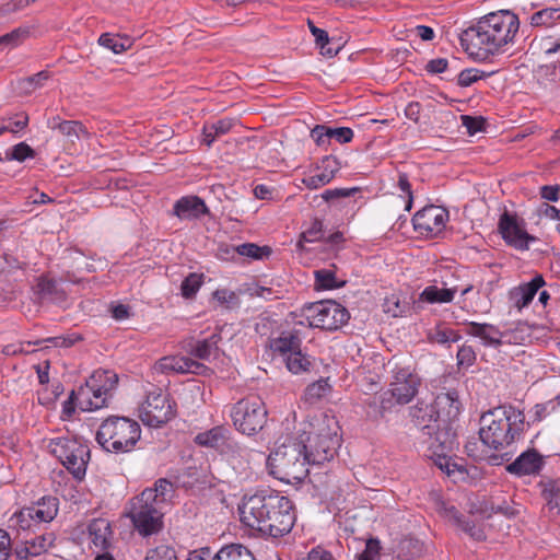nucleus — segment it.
I'll list each match as a JSON object with an SVG mask.
<instances>
[{
    "instance_id": "obj_2",
    "label": "nucleus",
    "mask_w": 560,
    "mask_h": 560,
    "mask_svg": "<svg viewBox=\"0 0 560 560\" xmlns=\"http://www.w3.org/2000/svg\"><path fill=\"white\" fill-rule=\"evenodd\" d=\"M240 514L244 525L272 538L290 533L295 522L292 502L275 491L245 498Z\"/></svg>"
},
{
    "instance_id": "obj_39",
    "label": "nucleus",
    "mask_w": 560,
    "mask_h": 560,
    "mask_svg": "<svg viewBox=\"0 0 560 560\" xmlns=\"http://www.w3.org/2000/svg\"><path fill=\"white\" fill-rule=\"evenodd\" d=\"M288 370L294 374H299L308 371L311 366L310 359L301 352L299 349L284 358Z\"/></svg>"
},
{
    "instance_id": "obj_20",
    "label": "nucleus",
    "mask_w": 560,
    "mask_h": 560,
    "mask_svg": "<svg viewBox=\"0 0 560 560\" xmlns=\"http://www.w3.org/2000/svg\"><path fill=\"white\" fill-rule=\"evenodd\" d=\"M434 408L433 402H419L410 409L412 422L420 431L421 436H431V434H433V429L439 428V421H436V412Z\"/></svg>"
},
{
    "instance_id": "obj_50",
    "label": "nucleus",
    "mask_w": 560,
    "mask_h": 560,
    "mask_svg": "<svg viewBox=\"0 0 560 560\" xmlns=\"http://www.w3.org/2000/svg\"><path fill=\"white\" fill-rule=\"evenodd\" d=\"M144 560H177L174 549L166 545H161L149 549Z\"/></svg>"
},
{
    "instance_id": "obj_29",
    "label": "nucleus",
    "mask_w": 560,
    "mask_h": 560,
    "mask_svg": "<svg viewBox=\"0 0 560 560\" xmlns=\"http://www.w3.org/2000/svg\"><path fill=\"white\" fill-rule=\"evenodd\" d=\"M91 541L95 547L105 549L112 534L109 523L104 518L93 520L88 527Z\"/></svg>"
},
{
    "instance_id": "obj_9",
    "label": "nucleus",
    "mask_w": 560,
    "mask_h": 560,
    "mask_svg": "<svg viewBox=\"0 0 560 560\" xmlns=\"http://www.w3.org/2000/svg\"><path fill=\"white\" fill-rule=\"evenodd\" d=\"M152 492H141L130 502L128 517L139 535L148 537L163 528V508L155 505Z\"/></svg>"
},
{
    "instance_id": "obj_36",
    "label": "nucleus",
    "mask_w": 560,
    "mask_h": 560,
    "mask_svg": "<svg viewBox=\"0 0 560 560\" xmlns=\"http://www.w3.org/2000/svg\"><path fill=\"white\" fill-rule=\"evenodd\" d=\"M142 492H152L151 497L154 498L152 502L164 509L168 498L173 493V485L166 479H159L153 488H147Z\"/></svg>"
},
{
    "instance_id": "obj_42",
    "label": "nucleus",
    "mask_w": 560,
    "mask_h": 560,
    "mask_svg": "<svg viewBox=\"0 0 560 560\" xmlns=\"http://www.w3.org/2000/svg\"><path fill=\"white\" fill-rule=\"evenodd\" d=\"M314 275L316 280V287L318 289L330 290L341 288L346 283L345 281L338 282L335 272L329 269L316 270Z\"/></svg>"
},
{
    "instance_id": "obj_28",
    "label": "nucleus",
    "mask_w": 560,
    "mask_h": 560,
    "mask_svg": "<svg viewBox=\"0 0 560 560\" xmlns=\"http://www.w3.org/2000/svg\"><path fill=\"white\" fill-rule=\"evenodd\" d=\"M226 446L229 451L223 450L221 454L228 458L234 470L244 472L248 467L249 451L246 447L240 446L232 439Z\"/></svg>"
},
{
    "instance_id": "obj_38",
    "label": "nucleus",
    "mask_w": 560,
    "mask_h": 560,
    "mask_svg": "<svg viewBox=\"0 0 560 560\" xmlns=\"http://www.w3.org/2000/svg\"><path fill=\"white\" fill-rule=\"evenodd\" d=\"M188 358L187 357H165L159 362V369L164 372H176L185 374L188 371Z\"/></svg>"
},
{
    "instance_id": "obj_14",
    "label": "nucleus",
    "mask_w": 560,
    "mask_h": 560,
    "mask_svg": "<svg viewBox=\"0 0 560 560\" xmlns=\"http://www.w3.org/2000/svg\"><path fill=\"white\" fill-rule=\"evenodd\" d=\"M498 231L505 244L516 250H527L529 244L536 241L535 236L527 233L524 219L508 210H504L499 218Z\"/></svg>"
},
{
    "instance_id": "obj_16",
    "label": "nucleus",
    "mask_w": 560,
    "mask_h": 560,
    "mask_svg": "<svg viewBox=\"0 0 560 560\" xmlns=\"http://www.w3.org/2000/svg\"><path fill=\"white\" fill-rule=\"evenodd\" d=\"M447 218L448 212L444 208L432 205L418 211L412 218V223L415 230L421 234L433 235L445 228Z\"/></svg>"
},
{
    "instance_id": "obj_23",
    "label": "nucleus",
    "mask_w": 560,
    "mask_h": 560,
    "mask_svg": "<svg viewBox=\"0 0 560 560\" xmlns=\"http://www.w3.org/2000/svg\"><path fill=\"white\" fill-rule=\"evenodd\" d=\"M208 213V208L202 199L197 196L182 197L174 205V214L182 220L198 219Z\"/></svg>"
},
{
    "instance_id": "obj_18",
    "label": "nucleus",
    "mask_w": 560,
    "mask_h": 560,
    "mask_svg": "<svg viewBox=\"0 0 560 560\" xmlns=\"http://www.w3.org/2000/svg\"><path fill=\"white\" fill-rule=\"evenodd\" d=\"M420 438L431 452H454L457 445L454 423L450 422H439V428L433 429L431 436Z\"/></svg>"
},
{
    "instance_id": "obj_17",
    "label": "nucleus",
    "mask_w": 560,
    "mask_h": 560,
    "mask_svg": "<svg viewBox=\"0 0 560 560\" xmlns=\"http://www.w3.org/2000/svg\"><path fill=\"white\" fill-rule=\"evenodd\" d=\"M436 511L446 517L450 521H453L456 525H458L466 534H468L475 540H485L486 533L485 527L480 523H476L475 521H466L462 518V515L457 511V509L446 503L443 500H436L435 502Z\"/></svg>"
},
{
    "instance_id": "obj_27",
    "label": "nucleus",
    "mask_w": 560,
    "mask_h": 560,
    "mask_svg": "<svg viewBox=\"0 0 560 560\" xmlns=\"http://www.w3.org/2000/svg\"><path fill=\"white\" fill-rule=\"evenodd\" d=\"M202 555H206L210 560H255L252 551L243 545L231 544L222 547L213 557H210V550L202 549Z\"/></svg>"
},
{
    "instance_id": "obj_1",
    "label": "nucleus",
    "mask_w": 560,
    "mask_h": 560,
    "mask_svg": "<svg viewBox=\"0 0 560 560\" xmlns=\"http://www.w3.org/2000/svg\"><path fill=\"white\" fill-rule=\"evenodd\" d=\"M520 28V20L509 10L491 12L480 18L476 24L460 34V45L477 61L502 54L514 43Z\"/></svg>"
},
{
    "instance_id": "obj_48",
    "label": "nucleus",
    "mask_w": 560,
    "mask_h": 560,
    "mask_svg": "<svg viewBox=\"0 0 560 560\" xmlns=\"http://www.w3.org/2000/svg\"><path fill=\"white\" fill-rule=\"evenodd\" d=\"M236 252L241 256L250 257L254 259H261L265 256H269L271 249L268 246L260 247L253 243H245L236 247Z\"/></svg>"
},
{
    "instance_id": "obj_5",
    "label": "nucleus",
    "mask_w": 560,
    "mask_h": 560,
    "mask_svg": "<svg viewBox=\"0 0 560 560\" xmlns=\"http://www.w3.org/2000/svg\"><path fill=\"white\" fill-rule=\"evenodd\" d=\"M314 432L303 431L299 438L306 440V453L312 465H322L336 455L340 446L339 423L334 416L322 415L313 424Z\"/></svg>"
},
{
    "instance_id": "obj_12",
    "label": "nucleus",
    "mask_w": 560,
    "mask_h": 560,
    "mask_svg": "<svg viewBox=\"0 0 560 560\" xmlns=\"http://www.w3.org/2000/svg\"><path fill=\"white\" fill-rule=\"evenodd\" d=\"M59 500L56 497H43L30 506L21 509L12 521L21 529L28 530L42 523H50L58 514Z\"/></svg>"
},
{
    "instance_id": "obj_44",
    "label": "nucleus",
    "mask_w": 560,
    "mask_h": 560,
    "mask_svg": "<svg viewBox=\"0 0 560 560\" xmlns=\"http://www.w3.org/2000/svg\"><path fill=\"white\" fill-rule=\"evenodd\" d=\"M329 392L330 385L328 384L327 380H319L306 387L304 398L306 401L313 404L325 397Z\"/></svg>"
},
{
    "instance_id": "obj_34",
    "label": "nucleus",
    "mask_w": 560,
    "mask_h": 560,
    "mask_svg": "<svg viewBox=\"0 0 560 560\" xmlns=\"http://www.w3.org/2000/svg\"><path fill=\"white\" fill-rule=\"evenodd\" d=\"M541 495L546 501L549 512L552 515L560 513V485L556 481H549L544 486Z\"/></svg>"
},
{
    "instance_id": "obj_31",
    "label": "nucleus",
    "mask_w": 560,
    "mask_h": 560,
    "mask_svg": "<svg viewBox=\"0 0 560 560\" xmlns=\"http://www.w3.org/2000/svg\"><path fill=\"white\" fill-rule=\"evenodd\" d=\"M57 120L58 118H54L52 122H50L49 126L52 129H58L60 133L67 137L68 140L72 143L75 140H79L82 136L88 135L84 126L80 121L65 120L58 122Z\"/></svg>"
},
{
    "instance_id": "obj_43",
    "label": "nucleus",
    "mask_w": 560,
    "mask_h": 560,
    "mask_svg": "<svg viewBox=\"0 0 560 560\" xmlns=\"http://www.w3.org/2000/svg\"><path fill=\"white\" fill-rule=\"evenodd\" d=\"M409 308L406 301H401L398 295L392 294L384 300L383 311L392 317L402 316Z\"/></svg>"
},
{
    "instance_id": "obj_51",
    "label": "nucleus",
    "mask_w": 560,
    "mask_h": 560,
    "mask_svg": "<svg viewBox=\"0 0 560 560\" xmlns=\"http://www.w3.org/2000/svg\"><path fill=\"white\" fill-rule=\"evenodd\" d=\"M35 152L28 144L20 142L7 153V159L23 162L25 159L33 158Z\"/></svg>"
},
{
    "instance_id": "obj_61",
    "label": "nucleus",
    "mask_w": 560,
    "mask_h": 560,
    "mask_svg": "<svg viewBox=\"0 0 560 560\" xmlns=\"http://www.w3.org/2000/svg\"><path fill=\"white\" fill-rule=\"evenodd\" d=\"M30 1L31 0H10L5 4L0 7V16H4L19 10H22L30 3Z\"/></svg>"
},
{
    "instance_id": "obj_21",
    "label": "nucleus",
    "mask_w": 560,
    "mask_h": 560,
    "mask_svg": "<svg viewBox=\"0 0 560 560\" xmlns=\"http://www.w3.org/2000/svg\"><path fill=\"white\" fill-rule=\"evenodd\" d=\"M544 465L542 457L535 450L523 452L513 463L506 466L510 474L516 476L538 474Z\"/></svg>"
},
{
    "instance_id": "obj_55",
    "label": "nucleus",
    "mask_w": 560,
    "mask_h": 560,
    "mask_svg": "<svg viewBox=\"0 0 560 560\" xmlns=\"http://www.w3.org/2000/svg\"><path fill=\"white\" fill-rule=\"evenodd\" d=\"M453 452H431V457L433 458L435 465L447 475L453 474V469L450 468L451 465V454Z\"/></svg>"
},
{
    "instance_id": "obj_60",
    "label": "nucleus",
    "mask_w": 560,
    "mask_h": 560,
    "mask_svg": "<svg viewBox=\"0 0 560 560\" xmlns=\"http://www.w3.org/2000/svg\"><path fill=\"white\" fill-rule=\"evenodd\" d=\"M235 120L232 118H223L218 120L217 122L210 124L211 129H213V133L218 137L226 135L232 127L234 126Z\"/></svg>"
},
{
    "instance_id": "obj_22",
    "label": "nucleus",
    "mask_w": 560,
    "mask_h": 560,
    "mask_svg": "<svg viewBox=\"0 0 560 560\" xmlns=\"http://www.w3.org/2000/svg\"><path fill=\"white\" fill-rule=\"evenodd\" d=\"M230 440V430L223 425L200 432L194 439L197 445L213 448L220 453H222L223 450L229 451L226 445Z\"/></svg>"
},
{
    "instance_id": "obj_62",
    "label": "nucleus",
    "mask_w": 560,
    "mask_h": 560,
    "mask_svg": "<svg viewBox=\"0 0 560 560\" xmlns=\"http://www.w3.org/2000/svg\"><path fill=\"white\" fill-rule=\"evenodd\" d=\"M26 34H27L26 31L14 30L11 33H8V34L1 36L0 37V44L15 46V45H18L20 43V40L23 37H25Z\"/></svg>"
},
{
    "instance_id": "obj_13",
    "label": "nucleus",
    "mask_w": 560,
    "mask_h": 560,
    "mask_svg": "<svg viewBox=\"0 0 560 560\" xmlns=\"http://www.w3.org/2000/svg\"><path fill=\"white\" fill-rule=\"evenodd\" d=\"M175 416V404L168 394L161 390H152L140 408L141 421L153 428L161 427Z\"/></svg>"
},
{
    "instance_id": "obj_10",
    "label": "nucleus",
    "mask_w": 560,
    "mask_h": 560,
    "mask_svg": "<svg viewBox=\"0 0 560 560\" xmlns=\"http://www.w3.org/2000/svg\"><path fill=\"white\" fill-rule=\"evenodd\" d=\"M118 377L110 371H96L85 386L78 389V407L91 411L106 406L109 392L115 388Z\"/></svg>"
},
{
    "instance_id": "obj_52",
    "label": "nucleus",
    "mask_w": 560,
    "mask_h": 560,
    "mask_svg": "<svg viewBox=\"0 0 560 560\" xmlns=\"http://www.w3.org/2000/svg\"><path fill=\"white\" fill-rule=\"evenodd\" d=\"M12 560H30L31 558L38 557L27 540L20 541L15 545L12 553H10Z\"/></svg>"
},
{
    "instance_id": "obj_57",
    "label": "nucleus",
    "mask_w": 560,
    "mask_h": 560,
    "mask_svg": "<svg viewBox=\"0 0 560 560\" xmlns=\"http://www.w3.org/2000/svg\"><path fill=\"white\" fill-rule=\"evenodd\" d=\"M311 137L319 147H326L330 143V138L328 135V127L323 125H317L311 130Z\"/></svg>"
},
{
    "instance_id": "obj_58",
    "label": "nucleus",
    "mask_w": 560,
    "mask_h": 560,
    "mask_svg": "<svg viewBox=\"0 0 560 560\" xmlns=\"http://www.w3.org/2000/svg\"><path fill=\"white\" fill-rule=\"evenodd\" d=\"M38 343H39V341H36V342L25 341V342L10 343V345L2 347L1 353H3L7 357L18 355V354H26V353H30V351L26 350L24 346L38 345Z\"/></svg>"
},
{
    "instance_id": "obj_40",
    "label": "nucleus",
    "mask_w": 560,
    "mask_h": 560,
    "mask_svg": "<svg viewBox=\"0 0 560 560\" xmlns=\"http://www.w3.org/2000/svg\"><path fill=\"white\" fill-rule=\"evenodd\" d=\"M49 79V73L47 71H40L34 75L21 79L18 82V89L21 93L31 94L38 88H42L44 82Z\"/></svg>"
},
{
    "instance_id": "obj_25",
    "label": "nucleus",
    "mask_w": 560,
    "mask_h": 560,
    "mask_svg": "<svg viewBox=\"0 0 560 560\" xmlns=\"http://www.w3.org/2000/svg\"><path fill=\"white\" fill-rule=\"evenodd\" d=\"M467 334L480 338L485 346L498 348L502 345V334L490 324L470 322L467 324Z\"/></svg>"
},
{
    "instance_id": "obj_19",
    "label": "nucleus",
    "mask_w": 560,
    "mask_h": 560,
    "mask_svg": "<svg viewBox=\"0 0 560 560\" xmlns=\"http://www.w3.org/2000/svg\"><path fill=\"white\" fill-rule=\"evenodd\" d=\"M433 404L439 422L454 423L460 413L462 404L455 390L439 394Z\"/></svg>"
},
{
    "instance_id": "obj_30",
    "label": "nucleus",
    "mask_w": 560,
    "mask_h": 560,
    "mask_svg": "<svg viewBox=\"0 0 560 560\" xmlns=\"http://www.w3.org/2000/svg\"><path fill=\"white\" fill-rule=\"evenodd\" d=\"M220 340L221 336L219 334H212L209 338L198 340L195 345H191L189 351L196 358L208 361L218 354Z\"/></svg>"
},
{
    "instance_id": "obj_24",
    "label": "nucleus",
    "mask_w": 560,
    "mask_h": 560,
    "mask_svg": "<svg viewBox=\"0 0 560 560\" xmlns=\"http://www.w3.org/2000/svg\"><path fill=\"white\" fill-rule=\"evenodd\" d=\"M545 285L542 276L537 275L528 283L520 285L510 292L511 300L514 305L522 310L526 307L534 299L537 291Z\"/></svg>"
},
{
    "instance_id": "obj_49",
    "label": "nucleus",
    "mask_w": 560,
    "mask_h": 560,
    "mask_svg": "<svg viewBox=\"0 0 560 560\" xmlns=\"http://www.w3.org/2000/svg\"><path fill=\"white\" fill-rule=\"evenodd\" d=\"M490 74L491 73H486V72L475 69V68L465 69V70L460 71V73L458 74L457 82H458V85L466 88L482 78L489 77Z\"/></svg>"
},
{
    "instance_id": "obj_3",
    "label": "nucleus",
    "mask_w": 560,
    "mask_h": 560,
    "mask_svg": "<svg viewBox=\"0 0 560 560\" xmlns=\"http://www.w3.org/2000/svg\"><path fill=\"white\" fill-rule=\"evenodd\" d=\"M524 428L523 411L511 405H503L481 416L479 436L485 445L501 451L518 441Z\"/></svg>"
},
{
    "instance_id": "obj_59",
    "label": "nucleus",
    "mask_w": 560,
    "mask_h": 560,
    "mask_svg": "<svg viewBox=\"0 0 560 560\" xmlns=\"http://www.w3.org/2000/svg\"><path fill=\"white\" fill-rule=\"evenodd\" d=\"M476 360V354L470 346H462L457 352L458 365H471Z\"/></svg>"
},
{
    "instance_id": "obj_26",
    "label": "nucleus",
    "mask_w": 560,
    "mask_h": 560,
    "mask_svg": "<svg viewBox=\"0 0 560 560\" xmlns=\"http://www.w3.org/2000/svg\"><path fill=\"white\" fill-rule=\"evenodd\" d=\"M323 172L303 179L310 189H317L328 184L339 171V163L335 158L326 156L322 161Z\"/></svg>"
},
{
    "instance_id": "obj_33",
    "label": "nucleus",
    "mask_w": 560,
    "mask_h": 560,
    "mask_svg": "<svg viewBox=\"0 0 560 560\" xmlns=\"http://www.w3.org/2000/svg\"><path fill=\"white\" fill-rule=\"evenodd\" d=\"M455 292V289H440L430 285L422 291L420 300L428 303H448L454 299Z\"/></svg>"
},
{
    "instance_id": "obj_54",
    "label": "nucleus",
    "mask_w": 560,
    "mask_h": 560,
    "mask_svg": "<svg viewBox=\"0 0 560 560\" xmlns=\"http://www.w3.org/2000/svg\"><path fill=\"white\" fill-rule=\"evenodd\" d=\"M460 119H462L463 126L466 128L467 132L470 136H474L477 132L481 131L486 124V121L482 117H471L468 115H463L460 117Z\"/></svg>"
},
{
    "instance_id": "obj_47",
    "label": "nucleus",
    "mask_w": 560,
    "mask_h": 560,
    "mask_svg": "<svg viewBox=\"0 0 560 560\" xmlns=\"http://www.w3.org/2000/svg\"><path fill=\"white\" fill-rule=\"evenodd\" d=\"M202 284V275L190 273L187 276L180 285L182 295L186 299H191L196 295Z\"/></svg>"
},
{
    "instance_id": "obj_8",
    "label": "nucleus",
    "mask_w": 560,
    "mask_h": 560,
    "mask_svg": "<svg viewBox=\"0 0 560 560\" xmlns=\"http://www.w3.org/2000/svg\"><path fill=\"white\" fill-rule=\"evenodd\" d=\"M299 324L312 328L336 330L349 319L348 311L335 301H318L304 305Z\"/></svg>"
},
{
    "instance_id": "obj_56",
    "label": "nucleus",
    "mask_w": 560,
    "mask_h": 560,
    "mask_svg": "<svg viewBox=\"0 0 560 560\" xmlns=\"http://www.w3.org/2000/svg\"><path fill=\"white\" fill-rule=\"evenodd\" d=\"M328 135L330 140L334 138L339 143H348L353 138V131L352 129L348 127H338V128H330L328 127Z\"/></svg>"
},
{
    "instance_id": "obj_7",
    "label": "nucleus",
    "mask_w": 560,
    "mask_h": 560,
    "mask_svg": "<svg viewBox=\"0 0 560 560\" xmlns=\"http://www.w3.org/2000/svg\"><path fill=\"white\" fill-rule=\"evenodd\" d=\"M48 448L75 479L80 480L85 476L90 460V448L85 443L77 438L61 436L51 439Z\"/></svg>"
},
{
    "instance_id": "obj_32",
    "label": "nucleus",
    "mask_w": 560,
    "mask_h": 560,
    "mask_svg": "<svg viewBox=\"0 0 560 560\" xmlns=\"http://www.w3.org/2000/svg\"><path fill=\"white\" fill-rule=\"evenodd\" d=\"M301 339L291 332L282 334L280 337L273 339L271 341V349L275 352H279L280 354L287 357L292 352H295L300 349Z\"/></svg>"
},
{
    "instance_id": "obj_4",
    "label": "nucleus",
    "mask_w": 560,
    "mask_h": 560,
    "mask_svg": "<svg viewBox=\"0 0 560 560\" xmlns=\"http://www.w3.org/2000/svg\"><path fill=\"white\" fill-rule=\"evenodd\" d=\"M306 453V440L287 436L276 446L267 458L270 475L287 483H299L308 475L310 457Z\"/></svg>"
},
{
    "instance_id": "obj_11",
    "label": "nucleus",
    "mask_w": 560,
    "mask_h": 560,
    "mask_svg": "<svg viewBox=\"0 0 560 560\" xmlns=\"http://www.w3.org/2000/svg\"><path fill=\"white\" fill-rule=\"evenodd\" d=\"M267 415L266 406L259 397L241 399L231 410L234 427L246 435L259 432L267 422Z\"/></svg>"
},
{
    "instance_id": "obj_63",
    "label": "nucleus",
    "mask_w": 560,
    "mask_h": 560,
    "mask_svg": "<svg viewBox=\"0 0 560 560\" xmlns=\"http://www.w3.org/2000/svg\"><path fill=\"white\" fill-rule=\"evenodd\" d=\"M491 511L493 513H501L506 517H513L518 513L517 510H515L512 505H510L505 501H503L502 503L492 502Z\"/></svg>"
},
{
    "instance_id": "obj_53",
    "label": "nucleus",
    "mask_w": 560,
    "mask_h": 560,
    "mask_svg": "<svg viewBox=\"0 0 560 560\" xmlns=\"http://www.w3.org/2000/svg\"><path fill=\"white\" fill-rule=\"evenodd\" d=\"M213 298L223 305L233 307L238 305V296L235 292L226 289H218L213 292Z\"/></svg>"
},
{
    "instance_id": "obj_41",
    "label": "nucleus",
    "mask_w": 560,
    "mask_h": 560,
    "mask_svg": "<svg viewBox=\"0 0 560 560\" xmlns=\"http://www.w3.org/2000/svg\"><path fill=\"white\" fill-rule=\"evenodd\" d=\"M460 338L462 337L457 331L443 325L436 326L429 332V339L441 345L457 342L460 340Z\"/></svg>"
},
{
    "instance_id": "obj_37",
    "label": "nucleus",
    "mask_w": 560,
    "mask_h": 560,
    "mask_svg": "<svg viewBox=\"0 0 560 560\" xmlns=\"http://www.w3.org/2000/svg\"><path fill=\"white\" fill-rule=\"evenodd\" d=\"M97 42L101 46L112 50L114 54H121L131 46V42L128 37L122 38L110 33L102 34Z\"/></svg>"
},
{
    "instance_id": "obj_64",
    "label": "nucleus",
    "mask_w": 560,
    "mask_h": 560,
    "mask_svg": "<svg viewBox=\"0 0 560 560\" xmlns=\"http://www.w3.org/2000/svg\"><path fill=\"white\" fill-rule=\"evenodd\" d=\"M317 46L320 49V54L328 58L335 57L341 49V46L339 44L337 46H334L329 37L327 38V40L322 42Z\"/></svg>"
},
{
    "instance_id": "obj_15",
    "label": "nucleus",
    "mask_w": 560,
    "mask_h": 560,
    "mask_svg": "<svg viewBox=\"0 0 560 560\" xmlns=\"http://www.w3.org/2000/svg\"><path fill=\"white\" fill-rule=\"evenodd\" d=\"M420 383V377L410 368L395 364L389 392L398 404L406 405L417 395Z\"/></svg>"
},
{
    "instance_id": "obj_35",
    "label": "nucleus",
    "mask_w": 560,
    "mask_h": 560,
    "mask_svg": "<svg viewBox=\"0 0 560 560\" xmlns=\"http://www.w3.org/2000/svg\"><path fill=\"white\" fill-rule=\"evenodd\" d=\"M558 20H560V5L541 9L535 12L530 16L532 26H552Z\"/></svg>"
},
{
    "instance_id": "obj_45",
    "label": "nucleus",
    "mask_w": 560,
    "mask_h": 560,
    "mask_svg": "<svg viewBox=\"0 0 560 560\" xmlns=\"http://www.w3.org/2000/svg\"><path fill=\"white\" fill-rule=\"evenodd\" d=\"M323 236H324L323 223L319 220H315L312 223L311 228L301 234L296 246L300 249H304L305 243H313V242L319 241L323 238Z\"/></svg>"
},
{
    "instance_id": "obj_46",
    "label": "nucleus",
    "mask_w": 560,
    "mask_h": 560,
    "mask_svg": "<svg viewBox=\"0 0 560 560\" xmlns=\"http://www.w3.org/2000/svg\"><path fill=\"white\" fill-rule=\"evenodd\" d=\"M27 542L31 545V548L33 551L40 556L49 550V548L52 547L55 541V535L52 533H45L42 535H38L34 538L26 539Z\"/></svg>"
},
{
    "instance_id": "obj_6",
    "label": "nucleus",
    "mask_w": 560,
    "mask_h": 560,
    "mask_svg": "<svg viewBox=\"0 0 560 560\" xmlns=\"http://www.w3.org/2000/svg\"><path fill=\"white\" fill-rule=\"evenodd\" d=\"M141 438L139 423L126 417L112 416L104 420L96 432L97 443L107 452L129 453Z\"/></svg>"
}]
</instances>
